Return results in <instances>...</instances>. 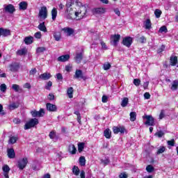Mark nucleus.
Masks as SVG:
<instances>
[{"instance_id": "obj_39", "label": "nucleus", "mask_w": 178, "mask_h": 178, "mask_svg": "<svg viewBox=\"0 0 178 178\" xmlns=\"http://www.w3.org/2000/svg\"><path fill=\"white\" fill-rule=\"evenodd\" d=\"M177 88H178V80H175L172 82L171 90H172V91H175V90H177Z\"/></svg>"}, {"instance_id": "obj_36", "label": "nucleus", "mask_w": 178, "mask_h": 178, "mask_svg": "<svg viewBox=\"0 0 178 178\" xmlns=\"http://www.w3.org/2000/svg\"><path fill=\"white\" fill-rule=\"evenodd\" d=\"M72 173H74L75 176H79V175H80V169L79 167L74 165L72 168Z\"/></svg>"}, {"instance_id": "obj_26", "label": "nucleus", "mask_w": 178, "mask_h": 178, "mask_svg": "<svg viewBox=\"0 0 178 178\" xmlns=\"http://www.w3.org/2000/svg\"><path fill=\"white\" fill-rule=\"evenodd\" d=\"M28 5L29 4H27V1L20 2L19 4L20 10H26L27 9Z\"/></svg>"}, {"instance_id": "obj_59", "label": "nucleus", "mask_w": 178, "mask_h": 178, "mask_svg": "<svg viewBox=\"0 0 178 178\" xmlns=\"http://www.w3.org/2000/svg\"><path fill=\"white\" fill-rule=\"evenodd\" d=\"M163 51H165V45H161V47L157 49V54H162Z\"/></svg>"}, {"instance_id": "obj_53", "label": "nucleus", "mask_w": 178, "mask_h": 178, "mask_svg": "<svg viewBox=\"0 0 178 178\" xmlns=\"http://www.w3.org/2000/svg\"><path fill=\"white\" fill-rule=\"evenodd\" d=\"M74 4V3L73 2V0H70V1H67V3H66L67 9H70V7Z\"/></svg>"}, {"instance_id": "obj_13", "label": "nucleus", "mask_w": 178, "mask_h": 178, "mask_svg": "<svg viewBox=\"0 0 178 178\" xmlns=\"http://www.w3.org/2000/svg\"><path fill=\"white\" fill-rule=\"evenodd\" d=\"M170 66H177L178 67V58L177 56H171L170 57Z\"/></svg>"}, {"instance_id": "obj_33", "label": "nucleus", "mask_w": 178, "mask_h": 178, "mask_svg": "<svg viewBox=\"0 0 178 178\" xmlns=\"http://www.w3.org/2000/svg\"><path fill=\"white\" fill-rule=\"evenodd\" d=\"M166 151V147L165 146H160L159 148L156 151V155H161V154H163Z\"/></svg>"}, {"instance_id": "obj_15", "label": "nucleus", "mask_w": 178, "mask_h": 178, "mask_svg": "<svg viewBox=\"0 0 178 178\" xmlns=\"http://www.w3.org/2000/svg\"><path fill=\"white\" fill-rule=\"evenodd\" d=\"M74 79H83V80H86V77L83 75V71L81 70H76Z\"/></svg>"}, {"instance_id": "obj_48", "label": "nucleus", "mask_w": 178, "mask_h": 178, "mask_svg": "<svg viewBox=\"0 0 178 178\" xmlns=\"http://www.w3.org/2000/svg\"><path fill=\"white\" fill-rule=\"evenodd\" d=\"M159 33H168V28L166 27V26H162L159 30Z\"/></svg>"}, {"instance_id": "obj_40", "label": "nucleus", "mask_w": 178, "mask_h": 178, "mask_svg": "<svg viewBox=\"0 0 178 178\" xmlns=\"http://www.w3.org/2000/svg\"><path fill=\"white\" fill-rule=\"evenodd\" d=\"M145 26L147 30H149L151 29V26H152V24L151 23V19H147L145 22Z\"/></svg>"}, {"instance_id": "obj_43", "label": "nucleus", "mask_w": 178, "mask_h": 178, "mask_svg": "<svg viewBox=\"0 0 178 178\" xmlns=\"http://www.w3.org/2000/svg\"><path fill=\"white\" fill-rule=\"evenodd\" d=\"M45 51H47V48L44 47H38L36 49V54H42V52H45Z\"/></svg>"}, {"instance_id": "obj_10", "label": "nucleus", "mask_w": 178, "mask_h": 178, "mask_svg": "<svg viewBox=\"0 0 178 178\" xmlns=\"http://www.w3.org/2000/svg\"><path fill=\"white\" fill-rule=\"evenodd\" d=\"M106 8H96L92 10V13L94 15H104V13H106Z\"/></svg>"}, {"instance_id": "obj_51", "label": "nucleus", "mask_w": 178, "mask_h": 178, "mask_svg": "<svg viewBox=\"0 0 178 178\" xmlns=\"http://www.w3.org/2000/svg\"><path fill=\"white\" fill-rule=\"evenodd\" d=\"M13 90L15 91V92H19V90H20V86L17 84H13L12 86Z\"/></svg>"}, {"instance_id": "obj_44", "label": "nucleus", "mask_w": 178, "mask_h": 178, "mask_svg": "<svg viewBox=\"0 0 178 178\" xmlns=\"http://www.w3.org/2000/svg\"><path fill=\"white\" fill-rule=\"evenodd\" d=\"M54 37L56 41H60L61 38V35L60 32H55L54 34Z\"/></svg>"}, {"instance_id": "obj_63", "label": "nucleus", "mask_w": 178, "mask_h": 178, "mask_svg": "<svg viewBox=\"0 0 178 178\" xmlns=\"http://www.w3.org/2000/svg\"><path fill=\"white\" fill-rule=\"evenodd\" d=\"M127 177H129V176L125 172L121 173L119 175V178H127Z\"/></svg>"}, {"instance_id": "obj_37", "label": "nucleus", "mask_w": 178, "mask_h": 178, "mask_svg": "<svg viewBox=\"0 0 178 178\" xmlns=\"http://www.w3.org/2000/svg\"><path fill=\"white\" fill-rule=\"evenodd\" d=\"M74 115H76L77 116L76 120H77L78 123L81 124V114H80V111H75L74 112Z\"/></svg>"}, {"instance_id": "obj_1", "label": "nucleus", "mask_w": 178, "mask_h": 178, "mask_svg": "<svg viewBox=\"0 0 178 178\" xmlns=\"http://www.w3.org/2000/svg\"><path fill=\"white\" fill-rule=\"evenodd\" d=\"M74 15L78 20L87 17V7L86 5L81 6L78 10L74 13Z\"/></svg>"}, {"instance_id": "obj_9", "label": "nucleus", "mask_w": 178, "mask_h": 178, "mask_svg": "<svg viewBox=\"0 0 178 178\" xmlns=\"http://www.w3.org/2000/svg\"><path fill=\"white\" fill-rule=\"evenodd\" d=\"M111 41L113 42L114 47L118 46V42L120 41V35L119 34H115L111 35Z\"/></svg>"}, {"instance_id": "obj_46", "label": "nucleus", "mask_w": 178, "mask_h": 178, "mask_svg": "<svg viewBox=\"0 0 178 178\" xmlns=\"http://www.w3.org/2000/svg\"><path fill=\"white\" fill-rule=\"evenodd\" d=\"M65 13H67V15H69V16H72V15H74V13H76V12L73 11L72 8H67L65 10Z\"/></svg>"}, {"instance_id": "obj_31", "label": "nucleus", "mask_w": 178, "mask_h": 178, "mask_svg": "<svg viewBox=\"0 0 178 178\" xmlns=\"http://www.w3.org/2000/svg\"><path fill=\"white\" fill-rule=\"evenodd\" d=\"M104 137H106V138H108V139L112 137V132L111 131V129H106L104 131Z\"/></svg>"}, {"instance_id": "obj_24", "label": "nucleus", "mask_w": 178, "mask_h": 178, "mask_svg": "<svg viewBox=\"0 0 178 178\" xmlns=\"http://www.w3.org/2000/svg\"><path fill=\"white\" fill-rule=\"evenodd\" d=\"M50 77H51V74L48 72H44L39 76V79H41L42 80H49Z\"/></svg>"}, {"instance_id": "obj_25", "label": "nucleus", "mask_w": 178, "mask_h": 178, "mask_svg": "<svg viewBox=\"0 0 178 178\" xmlns=\"http://www.w3.org/2000/svg\"><path fill=\"white\" fill-rule=\"evenodd\" d=\"M38 29H40V31H43L44 33H47V26H45V22H44L40 23L38 26Z\"/></svg>"}, {"instance_id": "obj_21", "label": "nucleus", "mask_w": 178, "mask_h": 178, "mask_svg": "<svg viewBox=\"0 0 178 178\" xmlns=\"http://www.w3.org/2000/svg\"><path fill=\"white\" fill-rule=\"evenodd\" d=\"M68 152L72 155H76V152H77V149L76 148V146H74V144H70L68 145Z\"/></svg>"}, {"instance_id": "obj_16", "label": "nucleus", "mask_w": 178, "mask_h": 178, "mask_svg": "<svg viewBox=\"0 0 178 178\" xmlns=\"http://www.w3.org/2000/svg\"><path fill=\"white\" fill-rule=\"evenodd\" d=\"M46 108L49 112H56V111H58V107H56V105L51 103H47L46 104Z\"/></svg>"}, {"instance_id": "obj_18", "label": "nucleus", "mask_w": 178, "mask_h": 178, "mask_svg": "<svg viewBox=\"0 0 178 178\" xmlns=\"http://www.w3.org/2000/svg\"><path fill=\"white\" fill-rule=\"evenodd\" d=\"M63 31H64V33H67V35L69 37H70V35H74V30L73 28L65 27L63 29Z\"/></svg>"}, {"instance_id": "obj_8", "label": "nucleus", "mask_w": 178, "mask_h": 178, "mask_svg": "<svg viewBox=\"0 0 178 178\" xmlns=\"http://www.w3.org/2000/svg\"><path fill=\"white\" fill-rule=\"evenodd\" d=\"M4 12L6 13H10L12 15L16 12V8H15V6L13 4H8L4 7Z\"/></svg>"}, {"instance_id": "obj_5", "label": "nucleus", "mask_w": 178, "mask_h": 178, "mask_svg": "<svg viewBox=\"0 0 178 178\" xmlns=\"http://www.w3.org/2000/svg\"><path fill=\"white\" fill-rule=\"evenodd\" d=\"M31 115H32V118H42L45 115V111L44 108H40L39 111L33 110L31 111Z\"/></svg>"}, {"instance_id": "obj_17", "label": "nucleus", "mask_w": 178, "mask_h": 178, "mask_svg": "<svg viewBox=\"0 0 178 178\" xmlns=\"http://www.w3.org/2000/svg\"><path fill=\"white\" fill-rule=\"evenodd\" d=\"M7 155L10 159H13L16 158V153L15 152V149L9 148L7 149Z\"/></svg>"}, {"instance_id": "obj_52", "label": "nucleus", "mask_w": 178, "mask_h": 178, "mask_svg": "<svg viewBox=\"0 0 178 178\" xmlns=\"http://www.w3.org/2000/svg\"><path fill=\"white\" fill-rule=\"evenodd\" d=\"M51 87H52V81H49L47 82V83L46 84L44 88H45V90H49H49H51Z\"/></svg>"}, {"instance_id": "obj_38", "label": "nucleus", "mask_w": 178, "mask_h": 178, "mask_svg": "<svg viewBox=\"0 0 178 178\" xmlns=\"http://www.w3.org/2000/svg\"><path fill=\"white\" fill-rule=\"evenodd\" d=\"M79 165L81 166H86V157L84 156L79 157Z\"/></svg>"}, {"instance_id": "obj_12", "label": "nucleus", "mask_w": 178, "mask_h": 178, "mask_svg": "<svg viewBox=\"0 0 178 178\" xmlns=\"http://www.w3.org/2000/svg\"><path fill=\"white\" fill-rule=\"evenodd\" d=\"M113 131L114 134H118V133H121V134H124V131H126V128H124V127H113Z\"/></svg>"}, {"instance_id": "obj_34", "label": "nucleus", "mask_w": 178, "mask_h": 178, "mask_svg": "<svg viewBox=\"0 0 178 178\" xmlns=\"http://www.w3.org/2000/svg\"><path fill=\"white\" fill-rule=\"evenodd\" d=\"M49 137L51 140H54V138L58 139V136L56 135V131L53 130V131H50L49 134Z\"/></svg>"}, {"instance_id": "obj_60", "label": "nucleus", "mask_w": 178, "mask_h": 178, "mask_svg": "<svg viewBox=\"0 0 178 178\" xmlns=\"http://www.w3.org/2000/svg\"><path fill=\"white\" fill-rule=\"evenodd\" d=\"M34 37H35V38H38V40H40L42 37L41 32H40V31L36 32L34 35Z\"/></svg>"}, {"instance_id": "obj_11", "label": "nucleus", "mask_w": 178, "mask_h": 178, "mask_svg": "<svg viewBox=\"0 0 178 178\" xmlns=\"http://www.w3.org/2000/svg\"><path fill=\"white\" fill-rule=\"evenodd\" d=\"M20 68V64L18 63H12L9 65V69L10 72H17Z\"/></svg>"}, {"instance_id": "obj_64", "label": "nucleus", "mask_w": 178, "mask_h": 178, "mask_svg": "<svg viewBox=\"0 0 178 178\" xmlns=\"http://www.w3.org/2000/svg\"><path fill=\"white\" fill-rule=\"evenodd\" d=\"M144 97L145 99H149V98H151V95L149 94V92H145L144 94Z\"/></svg>"}, {"instance_id": "obj_27", "label": "nucleus", "mask_w": 178, "mask_h": 178, "mask_svg": "<svg viewBox=\"0 0 178 178\" xmlns=\"http://www.w3.org/2000/svg\"><path fill=\"white\" fill-rule=\"evenodd\" d=\"M19 105L20 104L19 103L13 102V103L9 104L8 108L10 109V111H13L15 109H17V108H19Z\"/></svg>"}, {"instance_id": "obj_7", "label": "nucleus", "mask_w": 178, "mask_h": 178, "mask_svg": "<svg viewBox=\"0 0 178 178\" xmlns=\"http://www.w3.org/2000/svg\"><path fill=\"white\" fill-rule=\"evenodd\" d=\"M131 44H133V38L128 36L122 39V45H124V47L130 48V47H131Z\"/></svg>"}, {"instance_id": "obj_50", "label": "nucleus", "mask_w": 178, "mask_h": 178, "mask_svg": "<svg viewBox=\"0 0 178 178\" xmlns=\"http://www.w3.org/2000/svg\"><path fill=\"white\" fill-rule=\"evenodd\" d=\"M111 67H112V65H111V63H106L104 64V67H103L104 70H109Z\"/></svg>"}, {"instance_id": "obj_47", "label": "nucleus", "mask_w": 178, "mask_h": 178, "mask_svg": "<svg viewBox=\"0 0 178 178\" xmlns=\"http://www.w3.org/2000/svg\"><path fill=\"white\" fill-rule=\"evenodd\" d=\"M137 41L138 42H140V44H144V42L147 41V38H145V36H141L140 38L138 37Z\"/></svg>"}, {"instance_id": "obj_41", "label": "nucleus", "mask_w": 178, "mask_h": 178, "mask_svg": "<svg viewBox=\"0 0 178 178\" xmlns=\"http://www.w3.org/2000/svg\"><path fill=\"white\" fill-rule=\"evenodd\" d=\"M127 104H129V98L124 97L122 101L121 106L125 108V106H127Z\"/></svg>"}, {"instance_id": "obj_2", "label": "nucleus", "mask_w": 178, "mask_h": 178, "mask_svg": "<svg viewBox=\"0 0 178 178\" xmlns=\"http://www.w3.org/2000/svg\"><path fill=\"white\" fill-rule=\"evenodd\" d=\"M40 122L38 121V119L31 118L25 124L24 129V130H29L32 127H35V126H37V124H38Z\"/></svg>"}, {"instance_id": "obj_23", "label": "nucleus", "mask_w": 178, "mask_h": 178, "mask_svg": "<svg viewBox=\"0 0 178 178\" xmlns=\"http://www.w3.org/2000/svg\"><path fill=\"white\" fill-rule=\"evenodd\" d=\"M17 140H19V136H11L8 139V144L13 145V144H16L17 143Z\"/></svg>"}, {"instance_id": "obj_54", "label": "nucleus", "mask_w": 178, "mask_h": 178, "mask_svg": "<svg viewBox=\"0 0 178 178\" xmlns=\"http://www.w3.org/2000/svg\"><path fill=\"white\" fill-rule=\"evenodd\" d=\"M134 84L136 87H138V86H140L141 84V80H140V79H134Z\"/></svg>"}, {"instance_id": "obj_58", "label": "nucleus", "mask_w": 178, "mask_h": 178, "mask_svg": "<svg viewBox=\"0 0 178 178\" xmlns=\"http://www.w3.org/2000/svg\"><path fill=\"white\" fill-rule=\"evenodd\" d=\"M168 145H170V147H175V139H171L170 140H168Z\"/></svg>"}, {"instance_id": "obj_56", "label": "nucleus", "mask_w": 178, "mask_h": 178, "mask_svg": "<svg viewBox=\"0 0 178 178\" xmlns=\"http://www.w3.org/2000/svg\"><path fill=\"white\" fill-rule=\"evenodd\" d=\"M0 90H1V92H5L6 91V84L2 83L0 86Z\"/></svg>"}, {"instance_id": "obj_29", "label": "nucleus", "mask_w": 178, "mask_h": 178, "mask_svg": "<svg viewBox=\"0 0 178 178\" xmlns=\"http://www.w3.org/2000/svg\"><path fill=\"white\" fill-rule=\"evenodd\" d=\"M84 147H86V143L84 142L79 143H78V152L79 153L83 152L84 149Z\"/></svg>"}, {"instance_id": "obj_22", "label": "nucleus", "mask_w": 178, "mask_h": 178, "mask_svg": "<svg viewBox=\"0 0 178 178\" xmlns=\"http://www.w3.org/2000/svg\"><path fill=\"white\" fill-rule=\"evenodd\" d=\"M74 59L78 65L81 63V61L83 60V53L76 54Z\"/></svg>"}, {"instance_id": "obj_35", "label": "nucleus", "mask_w": 178, "mask_h": 178, "mask_svg": "<svg viewBox=\"0 0 178 178\" xmlns=\"http://www.w3.org/2000/svg\"><path fill=\"white\" fill-rule=\"evenodd\" d=\"M73 92H74V90L73 89V87L68 88L67 90V94L69 98H73Z\"/></svg>"}, {"instance_id": "obj_30", "label": "nucleus", "mask_w": 178, "mask_h": 178, "mask_svg": "<svg viewBox=\"0 0 178 178\" xmlns=\"http://www.w3.org/2000/svg\"><path fill=\"white\" fill-rule=\"evenodd\" d=\"M58 16V10L56 8H54L51 10V19L52 20H55L56 19V17Z\"/></svg>"}, {"instance_id": "obj_49", "label": "nucleus", "mask_w": 178, "mask_h": 178, "mask_svg": "<svg viewBox=\"0 0 178 178\" xmlns=\"http://www.w3.org/2000/svg\"><path fill=\"white\" fill-rule=\"evenodd\" d=\"M2 169H3V172L4 173H7L10 171V168H9V165H4L2 168Z\"/></svg>"}, {"instance_id": "obj_42", "label": "nucleus", "mask_w": 178, "mask_h": 178, "mask_svg": "<svg viewBox=\"0 0 178 178\" xmlns=\"http://www.w3.org/2000/svg\"><path fill=\"white\" fill-rule=\"evenodd\" d=\"M146 170L148 173H152V172H154L155 168L152 165H148L146 167Z\"/></svg>"}, {"instance_id": "obj_3", "label": "nucleus", "mask_w": 178, "mask_h": 178, "mask_svg": "<svg viewBox=\"0 0 178 178\" xmlns=\"http://www.w3.org/2000/svg\"><path fill=\"white\" fill-rule=\"evenodd\" d=\"M27 163H29V159H27V157H24L17 161V166L19 170H23V169L27 166Z\"/></svg>"}, {"instance_id": "obj_32", "label": "nucleus", "mask_w": 178, "mask_h": 178, "mask_svg": "<svg viewBox=\"0 0 178 178\" xmlns=\"http://www.w3.org/2000/svg\"><path fill=\"white\" fill-rule=\"evenodd\" d=\"M131 122H136V119H137V113L135 111H132L129 114Z\"/></svg>"}, {"instance_id": "obj_20", "label": "nucleus", "mask_w": 178, "mask_h": 178, "mask_svg": "<svg viewBox=\"0 0 178 178\" xmlns=\"http://www.w3.org/2000/svg\"><path fill=\"white\" fill-rule=\"evenodd\" d=\"M70 59V55L65 54L58 57L57 60L58 62H67Z\"/></svg>"}, {"instance_id": "obj_4", "label": "nucleus", "mask_w": 178, "mask_h": 178, "mask_svg": "<svg viewBox=\"0 0 178 178\" xmlns=\"http://www.w3.org/2000/svg\"><path fill=\"white\" fill-rule=\"evenodd\" d=\"M143 118L146 119V122H145L146 126H155V119L152 115H145Z\"/></svg>"}, {"instance_id": "obj_57", "label": "nucleus", "mask_w": 178, "mask_h": 178, "mask_svg": "<svg viewBox=\"0 0 178 178\" xmlns=\"http://www.w3.org/2000/svg\"><path fill=\"white\" fill-rule=\"evenodd\" d=\"M37 73V69L33 68L29 71V76H34Z\"/></svg>"}, {"instance_id": "obj_61", "label": "nucleus", "mask_w": 178, "mask_h": 178, "mask_svg": "<svg viewBox=\"0 0 178 178\" xmlns=\"http://www.w3.org/2000/svg\"><path fill=\"white\" fill-rule=\"evenodd\" d=\"M13 123H15V124H20V123H22V120L19 118H14Z\"/></svg>"}, {"instance_id": "obj_14", "label": "nucleus", "mask_w": 178, "mask_h": 178, "mask_svg": "<svg viewBox=\"0 0 178 178\" xmlns=\"http://www.w3.org/2000/svg\"><path fill=\"white\" fill-rule=\"evenodd\" d=\"M10 35V31L7 29L0 28V37H8Z\"/></svg>"}, {"instance_id": "obj_45", "label": "nucleus", "mask_w": 178, "mask_h": 178, "mask_svg": "<svg viewBox=\"0 0 178 178\" xmlns=\"http://www.w3.org/2000/svg\"><path fill=\"white\" fill-rule=\"evenodd\" d=\"M154 15L156 19H159V17H161V15H162V11L159 9H156L154 10Z\"/></svg>"}, {"instance_id": "obj_19", "label": "nucleus", "mask_w": 178, "mask_h": 178, "mask_svg": "<svg viewBox=\"0 0 178 178\" xmlns=\"http://www.w3.org/2000/svg\"><path fill=\"white\" fill-rule=\"evenodd\" d=\"M24 42L26 44V45H31V44L34 42V37L31 35L25 37L24 39Z\"/></svg>"}, {"instance_id": "obj_55", "label": "nucleus", "mask_w": 178, "mask_h": 178, "mask_svg": "<svg viewBox=\"0 0 178 178\" xmlns=\"http://www.w3.org/2000/svg\"><path fill=\"white\" fill-rule=\"evenodd\" d=\"M164 135H165V134L162 131H159L158 132H156L154 134V136H157L159 137V138H162V136H163Z\"/></svg>"}, {"instance_id": "obj_6", "label": "nucleus", "mask_w": 178, "mask_h": 178, "mask_svg": "<svg viewBox=\"0 0 178 178\" xmlns=\"http://www.w3.org/2000/svg\"><path fill=\"white\" fill-rule=\"evenodd\" d=\"M38 16L39 17L43 19V20H45V19L48 17V10L47 9L46 6H42L40 8Z\"/></svg>"}, {"instance_id": "obj_62", "label": "nucleus", "mask_w": 178, "mask_h": 178, "mask_svg": "<svg viewBox=\"0 0 178 178\" xmlns=\"http://www.w3.org/2000/svg\"><path fill=\"white\" fill-rule=\"evenodd\" d=\"M102 102H103L104 104H106V102H108V97L106 95L102 96Z\"/></svg>"}, {"instance_id": "obj_28", "label": "nucleus", "mask_w": 178, "mask_h": 178, "mask_svg": "<svg viewBox=\"0 0 178 178\" xmlns=\"http://www.w3.org/2000/svg\"><path fill=\"white\" fill-rule=\"evenodd\" d=\"M17 55H19V56H23V55H27V49L23 48L22 49L17 50Z\"/></svg>"}]
</instances>
